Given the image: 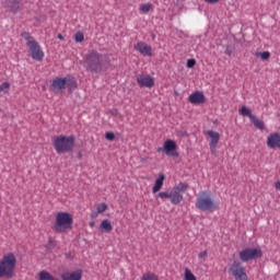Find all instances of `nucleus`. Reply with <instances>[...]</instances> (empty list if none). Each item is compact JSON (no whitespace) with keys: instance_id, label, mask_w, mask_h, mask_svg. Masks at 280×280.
I'll return each mask as SVG.
<instances>
[{"instance_id":"nucleus-16","label":"nucleus","mask_w":280,"mask_h":280,"mask_svg":"<svg viewBox=\"0 0 280 280\" xmlns=\"http://www.w3.org/2000/svg\"><path fill=\"white\" fill-rule=\"evenodd\" d=\"M188 102H190V104H196V105L205 104L206 102L205 94L200 91L194 92L188 96Z\"/></svg>"},{"instance_id":"nucleus-44","label":"nucleus","mask_w":280,"mask_h":280,"mask_svg":"<svg viewBox=\"0 0 280 280\" xmlns=\"http://www.w3.org/2000/svg\"><path fill=\"white\" fill-rule=\"evenodd\" d=\"M57 38H59V40H65V36H62V34H58Z\"/></svg>"},{"instance_id":"nucleus-43","label":"nucleus","mask_w":280,"mask_h":280,"mask_svg":"<svg viewBox=\"0 0 280 280\" xmlns=\"http://www.w3.org/2000/svg\"><path fill=\"white\" fill-rule=\"evenodd\" d=\"M97 215H100V212H95V211H93V212H91V218L92 219H95V218H97Z\"/></svg>"},{"instance_id":"nucleus-38","label":"nucleus","mask_w":280,"mask_h":280,"mask_svg":"<svg viewBox=\"0 0 280 280\" xmlns=\"http://www.w3.org/2000/svg\"><path fill=\"white\" fill-rule=\"evenodd\" d=\"M186 67L187 69H194V67H196V59H188Z\"/></svg>"},{"instance_id":"nucleus-2","label":"nucleus","mask_w":280,"mask_h":280,"mask_svg":"<svg viewBox=\"0 0 280 280\" xmlns=\"http://www.w3.org/2000/svg\"><path fill=\"white\" fill-rule=\"evenodd\" d=\"M52 145L57 154H69L75 148V136H57L52 138Z\"/></svg>"},{"instance_id":"nucleus-14","label":"nucleus","mask_w":280,"mask_h":280,"mask_svg":"<svg viewBox=\"0 0 280 280\" xmlns=\"http://www.w3.org/2000/svg\"><path fill=\"white\" fill-rule=\"evenodd\" d=\"M62 280H82V269L75 271H65L60 275Z\"/></svg>"},{"instance_id":"nucleus-34","label":"nucleus","mask_w":280,"mask_h":280,"mask_svg":"<svg viewBox=\"0 0 280 280\" xmlns=\"http://www.w3.org/2000/svg\"><path fill=\"white\" fill-rule=\"evenodd\" d=\"M235 280H248V276L246 275V270L245 271H241V273H236V276H234Z\"/></svg>"},{"instance_id":"nucleus-46","label":"nucleus","mask_w":280,"mask_h":280,"mask_svg":"<svg viewBox=\"0 0 280 280\" xmlns=\"http://www.w3.org/2000/svg\"><path fill=\"white\" fill-rule=\"evenodd\" d=\"M67 259H71V253H66Z\"/></svg>"},{"instance_id":"nucleus-27","label":"nucleus","mask_w":280,"mask_h":280,"mask_svg":"<svg viewBox=\"0 0 280 280\" xmlns=\"http://www.w3.org/2000/svg\"><path fill=\"white\" fill-rule=\"evenodd\" d=\"M185 280H198L189 268L185 269Z\"/></svg>"},{"instance_id":"nucleus-31","label":"nucleus","mask_w":280,"mask_h":280,"mask_svg":"<svg viewBox=\"0 0 280 280\" xmlns=\"http://www.w3.org/2000/svg\"><path fill=\"white\" fill-rule=\"evenodd\" d=\"M142 280H159V277L152 272L144 273Z\"/></svg>"},{"instance_id":"nucleus-32","label":"nucleus","mask_w":280,"mask_h":280,"mask_svg":"<svg viewBox=\"0 0 280 280\" xmlns=\"http://www.w3.org/2000/svg\"><path fill=\"white\" fill-rule=\"evenodd\" d=\"M74 40H75V43H83L84 42V33L77 32L74 34Z\"/></svg>"},{"instance_id":"nucleus-10","label":"nucleus","mask_w":280,"mask_h":280,"mask_svg":"<svg viewBox=\"0 0 280 280\" xmlns=\"http://www.w3.org/2000/svg\"><path fill=\"white\" fill-rule=\"evenodd\" d=\"M136 80L140 89H152L154 86V79L151 75L139 74Z\"/></svg>"},{"instance_id":"nucleus-18","label":"nucleus","mask_w":280,"mask_h":280,"mask_svg":"<svg viewBox=\"0 0 280 280\" xmlns=\"http://www.w3.org/2000/svg\"><path fill=\"white\" fill-rule=\"evenodd\" d=\"M63 79L66 80V89H68L69 93H73L78 89L75 77L68 75Z\"/></svg>"},{"instance_id":"nucleus-12","label":"nucleus","mask_w":280,"mask_h":280,"mask_svg":"<svg viewBox=\"0 0 280 280\" xmlns=\"http://www.w3.org/2000/svg\"><path fill=\"white\" fill-rule=\"evenodd\" d=\"M3 7L11 12V14H19L21 12V1L19 0H5Z\"/></svg>"},{"instance_id":"nucleus-4","label":"nucleus","mask_w":280,"mask_h":280,"mask_svg":"<svg viewBox=\"0 0 280 280\" xmlns=\"http://www.w3.org/2000/svg\"><path fill=\"white\" fill-rule=\"evenodd\" d=\"M14 270H16V256L13 253H9L0 260V278L12 279Z\"/></svg>"},{"instance_id":"nucleus-35","label":"nucleus","mask_w":280,"mask_h":280,"mask_svg":"<svg viewBox=\"0 0 280 280\" xmlns=\"http://www.w3.org/2000/svg\"><path fill=\"white\" fill-rule=\"evenodd\" d=\"M0 91L2 93H8V91H10V84L8 82H3L2 84H0Z\"/></svg>"},{"instance_id":"nucleus-7","label":"nucleus","mask_w":280,"mask_h":280,"mask_svg":"<svg viewBox=\"0 0 280 280\" xmlns=\"http://www.w3.org/2000/svg\"><path fill=\"white\" fill-rule=\"evenodd\" d=\"M178 145L176 144V141L172 139H167L163 147L158 148L156 152L161 153L164 152L166 156H172L173 159H178Z\"/></svg>"},{"instance_id":"nucleus-28","label":"nucleus","mask_w":280,"mask_h":280,"mask_svg":"<svg viewBox=\"0 0 280 280\" xmlns=\"http://www.w3.org/2000/svg\"><path fill=\"white\" fill-rule=\"evenodd\" d=\"M150 10H152V4L150 3H144L140 5V12H142L143 14H148Z\"/></svg>"},{"instance_id":"nucleus-47","label":"nucleus","mask_w":280,"mask_h":280,"mask_svg":"<svg viewBox=\"0 0 280 280\" xmlns=\"http://www.w3.org/2000/svg\"><path fill=\"white\" fill-rule=\"evenodd\" d=\"M276 189H280V182L276 183Z\"/></svg>"},{"instance_id":"nucleus-26","label":"nucleus","mask_w":280,"mask_h":280,"mask_svg":"<svg viewBox=\"0 0 280 280\" xmlns=\"http://www.w3.org/2000/svg\"><path fill=\"white\" fill-rule=\"evenodd\" d=\"M21 36H22V38H25L26 45H30L31 43H33L34 40H36V39H34V37H33L30 33H27V32H22V33H21Z\"/></svg>"},{"instance_id":"nucleus-11","label":"nucleus","mask_w":280,"mask_h":280,"mask_svg":"<svg viewBox=\"0 0 280 280\" xmlns=\"http://www.w3.org/2000/svg\"><path fill=\"white\" fill-rule=\"evenodd\" d=\"M206 135L210 137V152L215 153V150L218 149V143H220V133L218 131L208 130L206 131Z\"/></svg>"},{"instance_id":"nucleus-37","label":"nucleus","mask_w":280,"mask_h":280,"mask_svg":"<svg viewBox=\"0 0 280 280\" xmlns=\"http://www.w3.org/2000/svg\"><path fill=\"white\" fill-rule=\"evenodd\" d=\"M105 139H106L107 141H115V132H113V131H107V132L105 133Z\"/></svg>"},{"instance_id":"nucleus-48","label":"nucleus","mask_w":280,"mask_h":280,"mask_svg":"<svg viewBox=\"0 0 280 280\" xmlns=\"http://www.w3.org/2000/svg\"><path fill=\"white\" fill-rule=\"evenodd\" d=\"M78 159H82V153L81 152L78 153Z\"/></svg>"},{"instance_id":"nucleus-33","label":"nucleus","mask_w":280,"mask_h":280,"mask_svg":"<svg viewBox=\"0 0 280 280\" xmlns=\"http://www.w3.org/2000/svg\"><path fill=\"white\" fill-rule=\"evenodd\" d=\"M155 198H162V200H165V198H167L168 200H171V192L170 191H162L159 192Z\"/></svg>"},{"instance_id":"nucleus-39","label":"nucleus","mask_w":280,"mask_h":280,"mask_svg":"<svg viewBox=\"0 0 280 280\" xmlns=\"http://www.w3.org/2000/svg\"><path fill=\"white\" fill-rule=\"evenodd\" d=\"M224 54L225 56H233V46L231 45L225 46Z\"/></svg>"},{"instance_id":"nucleus-19","label":"nucleus","mask_w":280,"mask_h":280,"mask_svg":"<svg viewBox=\"0 0 280 280\" xmlns=\"http://www.w3.org/2000/svg\"><path fill=\"white\" fill-rule=\"evenodd\" d=\"M165 180V175L163 173H161L159 175V177L155 179L154 186L152 188V191L154 194H159V191H161L162 187H163V182Z\"/></svg>"},{"instance_id":"nucleus-21","label":"nucleus","mask_w":280,"mask_h":280,"mask_svg":"<svg viewBox=\"0 0 280 280\" xmlns=\"http://www.w3.org/2000/svg\"><path fill=\"white\" fill-rule=\"evenodd\" d=\"M100 229L103 233H110V231H113V224H110L108 219H105L102 221Z\"/></svg>"},{"instance_id":"nucleus-8","label":"nucleus","mask_w":280,"mask_h":280,"mask_svg":"<svg viewBox=\"0 0 280 280\" xmlns=\"http://www.w3.org/2000/svg\"><path fill=\"white\" fill-rule=\"evenodd\" d=\"M27 47L31 58H33V60H37V62H43V58H45V52H43V49H40V45H38V42H31Z\"/></svg>"},{"instance_id":"nucleus-30","label":"nucleus","mask_w":280,"mask_h":280,"mask_svg":"<svg viewBox=\"0 0 280 280\" xmlns=\"http://www.w3.org/2000/svg\"><path fill=\"white\" fill-rule=\"evenodd\" d=\"M106 209H108V205H106L105 202L96 205L97 213H104V211H106Z\"/></svg>"},{"instance_id":"nucleus-36","label":"nucleus","mask_w":280,"mask_h":280,"mask_svg":"<svg viewBox=\"0 0 280 280\" xmlns=\"http://www.w3.org/2000/svg\"><path fill=\"white\" fill-rule=\"evenodd\" d=\"M57 244H58V243L56 242V240L49 237V238H48L47 248H48L49 250H52V248H54L55 246H57Z\"/></svg>"},{"instance_id":"nucleus-23","label":"nucleus","mask_w":280,"mask_h":280,"mask_svg":"<svg viewBox=\"0 0 280 280\" xmlns=\"http://www.w3.org/2000/svg\"><path fill=\"white\" fill-rule=\"evenodd\" d=\"M173 189H175L177 192L182 194L183 196V194H185V191L189 189V184L180 182L179 184L175 185Z\"/></svg>"},{"instance_id":"nucleus-45","label":"nucleus","mask_w":280,"mask_h":280,"mask_svg":"<svg viewBox=\"0 0 280 280\" xmlns=\"http://www.w3.org/2000/svg\"><path fill=\"white\" fill-rule=\"evenodd\" d=\"M90 226H91V229H93V226H95V221H91Z\"/></svg>"},{"instance_id":"nucleus-13","label":"nucleus","mask_w":280,"mask_h":280,"mask_svg":"<svg viewBox=\"0 0 280 280\" xmlns=\"http://www.w3.org/2000/svg\"><path fill=\"white\" fill-rule=\"evenodd\" d=\"M267 145L271 148V150H277V148H280V133H270L267 138Z\"/></svg>"},{"instance_id":"nucleus-25","label":"nucleus","mask_w":280,"mask_h":280,"mask_svg":"<svg viewBox=\"0 0 280 280\" xmlns=\"http://www.w3.org/2000/svg\"><path fill=\"white\" fill-rule=\"evenodd\" d=\"M250 121L258 130H266V125L264 124V120H259L256 116H254V118H252Z\"/></svg>"},{"instance_id":"nucleus-5","label":"nucleus","mask_w":280,"mask_h":280,"mask_svg":"<svg viewBox=\"0 0 280 280\" xmlns=\"http://www.w3.org/2000/svg\"><path fill=\"white\" fill-rule=\"evenodd\" d=\"M207 190L201 191L200 197L196 200V208L199 209V211H209L210 213H213V211L218 209V203L213 202V199L207 196Z\"/></svg>"},{"instance_id":"nucleus-24","label":"nucleus","mask_w":280,"mask_h":280,"mask_svg":"<svg viewBox=\"0 0 280 280\" xmlns=\"http://www.w3.org/2000/svg\"><path fill=\"white\" fill-rule=\"evenodd\" d=\"M38 279L39 280H59L58 278L54 277L52 275L49 273V271H46V270L39 271Z\"/></svg>"},{"instance_id":"nucleus-17","label":"nucleus","mask_w":280,"mask_h":280,"mask_svg":"<svg viewBox=\"0 0 280 280\" xmlns=\"http://www.w3.org/2000/svg\"><path fill=\"white\" fill-rule=\"evenodd\" d=\"M136 49L142 56H152V47L145 43H138Z\"/></svg>"},{"instance_id":"nucleus-40","label":"nucleus","mask_w":280,"mask_h":280,"mask_svg":"<svg viewBox=\"0 0 280 280\" xmlns=\"http://www.w3.org/2000/svg\"><path fill=\"white\" fill-rule=\"evenodd\" d=\"M109 115L117 117L119 115V110L117 108L109 109Z\"/></svg>"},{"instance_id":"nucleus-1","label":"nucleus","mask_w":280,"mask_h":280,"mask_svg":"<svg viewBox=\"0 0 280 280\" xmlns=\"http://www.w3.org/2000/svg\"><path fill=\"white\" fill-rule=\"evenodd\" d=\"M83 67L88 73L104 72V55L96 49L89 50L83 57Z\"/></svg>"},{"instance_id":"nucleus-15","label":"nucleus","mask_w":280,"mask_h":280,"mask_svg":"<svg viewBox=\"0 0 280 280\" xmlns=\"http://www.w3.org/2000/svg\"><path fill=\"white\" fill-rule=\"evenodd\" d=\"M246 269L240 262L238 260H233L229 268V275H232V277H235L236 275H240L241 272H244Z\"/></svg>"},{"instance_id":"nucleus-6","label":"nucleus","mask_w":280,"mask_h":280,"mask_svg":"<svg viewBox=\"0 0 280 280\" xmlns=\"http://www.w3.org/2000/svg\"><path fill=\"white\" fill-rule=\"evenodd\" d=\"M241 261H253V259H260L264 257V253L259 248H245L238 253Z\"/></svg>"},{"instance_id":"nucleus-9","label":"nucleus","mask_w":280,"mask_h":280,"mask_svg":"<svg viewBox=\"0 0 280 280\" xmlns=\"http://www.w3.org/2000/svg\"><path fill=\"white\" fill-rule=\"evenodd\" d=\"M67 89V79L65 78H55L49 86V90L52 93H62Z\"/></svg>"},{"instance_id":"nucleus-20","label":"nucleus","mask_w":280,"mask_h":280,"mask_svg":"<svg viewBox=\"0 0 280 280\" xmlns=\"http://www.w3.org/2000/svg\"><path fill=\"white\" fill-rule=\"evenodd\" d=\"M171 202L172 205H180V202H183V194L173 188L171 191Z\"/></svg>"},{"instance_id":"nucleus-29","label":"nucleus","mask_w":280,"mask_h":280,"mask_svg":"<svg viewBox=\"0 0 280 280\" xmlns=\"http://www.w3.org/2000/svg\"><path fill=\"white\" fill-rule=\"evenodd\" d=\"M257 58H261V60H270V51L256 52Z\"/></svg>"},{"instance_id":"nucleus-42","label":"nucleus","mask_w":280,"mask_h":280,"mask_svg":"<svg viewBox=\"0 0 280 280\" xmlns=\"http://www.w3.org/2000/svg\"><path fill=\"white\" fill-rule=\"evenodd\" d=\"M206 3H211V4H215V3H219L220 0H205Z\"/></svg>"},{"instance_id":"nucleus-41","label":"nucleus","mask_w":280,"mask_h":280,"mask_svg":"<svg viewBox=\"0 0 280 280\" xmlns=\"http://www.w3.org/2000/svg\"><path fill=\"white\" fill-rule=\"evenodd\" d=\"M208 255H209V253H207V250H203V252L199 253V259H205L208 257Z\"/></svg>"},{"instance_id":"nucleus-3","label":"nucleus","mask_w":280,"mask_h":280,"mask_svg":"<svg viewBox=\"0 0 280 280\" xmlns=\"http://www.w3.org/2000/svg\"><path fill=\"white\" fill-rule=\"evenodd\" d=\"M52 231L55 233H69V231H73V215L69 212H58Z\"/></svg>"},{"instance_id":"nucleus-22","label":"nucleus","mask_w":280,"mask_h":280,"mask_svg":"<svg viewBox=\"0 0 280 280\" xmlns=\"http://www.w3.org/2000/svg\"><path fill=\"white\" fill-rule=\"evenodd\" d=\"M240 115H242L243 117H249V120L255 119V115H253V112L250 110V108L246 107V106H242L238 109Z\"/></svg>"}]
</instances>
